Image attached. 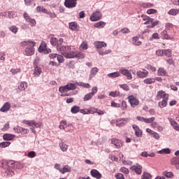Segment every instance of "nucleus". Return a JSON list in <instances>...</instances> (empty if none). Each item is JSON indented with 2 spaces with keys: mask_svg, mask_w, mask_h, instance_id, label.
Returning <instances> with one entry per match:
<instances>
[{
  "mask_svg": "<svg viewBox=\"0 0 179 179\" xmlns=\"http://www.w3.org/2000/svg\"><path fill=\"white\" fill-rule=\"evenodd\" d=\"M50 44L53 47H56L57 51L61 52L62 55L64 57L66 55V54L70 50H72L71 46L62 45V44H64V39L62 38H59V39H57L55 37H51Z\"/></svg>",
  "mask_w": 179,
  "mask_h": 179,
  "instance_id": "1",
  "label": "nucleus"
},
{
  "mask_svg": "<svg viewBox=\"0 0 179 179\" xmlns=\"http://www.w3.org/2000/svg\"><path fill=\"white\" fill-rule=\"evenodd\" d=\"M22 47H27L25 48V54L27 57H30L34 55V46L36 45V42L31 41H23L21 43Z\"/></svg>",
  "mask_w": 179,
  "mask_h": 179,
  "instance_id": "2",
  "label": "nucleus"
},
{
  "mask_svg": "<svg viewBox=\"0 0 179 179\" xmlns=\"http://www.w3.org/2000/svg\"><path fill=\"white\" fill-rule=\"evenodd\" d=\"M76 89V85L75 83H68L64 86H61L59 87V93H66L71 92V90H75Z\"/></svg>",
  "mask_w": 179,
  "mask_h": 179,
  "instance_id": "3",
  "label": "nucleus"
},
{
  "mask_svg": "<svg viewBox=\"0 0 179 179\" xmlns=\"http://www.w3.org/2000/svg\"><path fill=\"white\" fill-rule=\"evenodd\" d=\"M120 73L123 75V76H125L127 79V80H132L134 79V77L132 76V73H131V71L122 68L119 70Z\"/></svg>",
  "mask_w": 179,
  "mask_h": 179,
  "instance_id": "4",
  "label": "nucleus"
},
{
  "mask_svg": "<svg viewBox=\"0 0 179 179\" xmlns=\"http://www.w3.org/2000/svg\"><path fill=\"white\" fill-rule=\"evenodd\" d=\"M97 90H98L97 87H94L92 89L91 92H89L85 95L83 98V101H89V100H92V99L93 98V96H94V94L97 93Z\"/></svg>",
  "mask_w": 179,
  "mask_h": 179,
  "instance_id": "5",
  "label": "nucleus"
},
{
  "mask_svg": "<svg viewBox=\"0 0 179 179\" xmlns=\"http://www.w3.org/2000/svg\"><path fill=\"white\" fill-rule=\"evenodd\" d=\"M23 17L25 19L26 22H27V23H29V26H31V27H34V26H36V20L30 17V16L29 15V14L27 13L24 12Z\"/></svg>",
  "mask_w": 179,
  "mask_h": 179,
  "instance_id": "6",
  "label": "nucleus"
},
{
  "mask_svg": "<svg viewBox=\"0 0 179 179\" xmlns=\"http://www.w3.org/2000/svg\"><path fill=\"white\" fill-rule=\"evenodd\" d=\"M38 51L43 54H50L51 49L47 48V43H45V42H42L38 48Z\"/></svg>",
  "mask_w": 179,
  "mask_h": 179,
  "instance_id": "7",
  "label": "nucleus"
},
{
  "mask_svg": "<svg viewBox=\"0 0 179 179\" xmlns=\"http://www.w3.org/2000/svg\"><path fill=\"white\" fill-rule=\"evenodd\" d=\"M78 0H65L64 1V6L68 8V9H72V8H76V5H78Z\"/></svg>",
  "mask_w": 179,
  "mask_h": 179,
  "instance_id": "8",
  "label": "nucleus"
},
{
  "mask_svg": "<svg viewBox=\"0 0 179 179\" xmlns=\"http://www.w3.org/2000/svg\"><path fill=\"white\" fill-rule=\"evenodd\" d=\"M101 13L100 10H96L95 13H92L90 16V20L92 22H97V20H100L101 19Z\"/></svg>",
  "mask_w": 179,
  "mask_h": 179,
  "instance_id": "9",
  "label": "nucleus"
},
{
  "mask_svg": "<svg viewBox=\"0 0 179 179\" xmlns=\"http://www.w3.org/2000/svg\"><path fill=\"white\" fill-rule=\"evenodd\" d=\"M129 121H131V119L128 117L117 119L116 120V127H124V125L129 122Z\"/></svg>",
  "mask_w": 179,
  "mask_h": 179,
  "instance_id": "10",
  "label": "nucleus"
},
{
  "mask_svg": "<svg viewBox=\"0 0 179 179\" xmlns=\"http://www.w3.org/2000/svg\"><path fill=\"white\" fill-rule=\"evenodd\" d=\"M130 170H131L134 173H136V174H142V166H141L139 164H136L135 165L131 166Z\"/></svg>",
  "mask_w": 179,
  "mask_h": 179,
  "instance_id": "11",
  "label": "nucleus"
},
{
  "mask_svg": "<svg viewBox=\"0 0 179 179\" xmlns=\"http://www.w3.org/2000/svg\"><path fill=\"white\" fill-rule=\"evenodd\" d=\"M129 103L131 104V107H136V106L139 105V100L135 98L134 95H131L128 96Z\"/></svg>",
  "mask_w": 179,
  "mask_h": 179,
  "instance_id": "12",
  "label": "nucleus"
},
{
  "mask_svg": "<svg viewBox=\"0 0 179 179\" xmlns=\"http://www.w3.org/2000/svg\"><path fill=\"white\" fill-rule=\"evenodd\" d=\"M132 128L135 131V136H137V138H142V136H143V132L142 131V130H141L139 127L136 124H133Z\"/></svg>",
  "mask_w": 179,
  "mask_h": 179,
  "instance_id": "13",
  "label": "nucleus"
},
{
  "mask_svg": "<svg viewBox=\"0 0 179 179\" xmlns=\"http://www.w3.org/2000/svg\"><path fill=\"white\" fill-rule=\"evenodd\" d=\"M14 130H15L17 134H22V135H26V134H29V129H24L19 126L14 127Z\"/></svg>",
  "mask_w": 179,
  "mask_h": 179,
  "instance_id": "14",
  "label": "nucleus"
},
{
  "mask_svg": "<svg viewBox=\"0 0 179 179\" xmlns=\"http://www.w3.org/2000/svg\"><path fill=\"white\" fill-rule=\"evenodd\" d=\"M136 75L138 78H140L141 79H143L144 78L148 77V75H149V72L148 71H138L136 72Z\"/></svg>",
  "mask_w": 179,
  "mask_h": 179,
  "instance_id": "15",
  "label": "nucleus"
},
{
  "mask_svg": "<svg viewBox=\"0 0 179 179\" xmlns=\"http://www.w3.org/2000/svg\"><path fill=\"white\" fill-rule=\"evenodd\" d=\"M111 143L112 145H114L117 149H120L122 146V143L121 141L116 139V138H113L111 140Z\"/></svg>",
  "mask_w": 179,
  "mask_h": 179,
  "instance_id": "16",
  "label": "nucleus"
},
{
  "mask_svg": "<svg viewBox=\"0 0 179 179\" xmlns=\"http://www.w3.org/2000/svg\"><path fill=\"white\" fill-rule=\"evenodd\" d=\"M167 101H169V96L165 97L162 99V101L158 103V106L160 108H164V107L167 106Z\"/></svg>",
  "mask_w": 179,
  "mask_h": 179,
  "instance_id": "17",
  "label": "nucleus"
},
{
  "mask_svg": "<svg viewBox=\"0 0 179 179\" xmlns=\"http://www.w3.org/2000/svg\"><path fill=\"white\" fill-rule=\"evenodd\" d=\"M94 45L97 50L103 48V47H107V43L104 41H96L94 42Z\"/></svg>",
  "mask_w": 179,
  "mask_h": 179,
  "instance_id": "18",
  "label": "nucleus"
},
{
  "mask_svg": "<svg viewBox=\"0 0 179 179\" xmlns=\"http://www.w3.org/2000/svg\"><path fill=\"white\" fill-rule=\"evenodd\" d=\"M90 173L91 176H92V177H94V178H101V173H100V172H99V171H97L96 169L91 170Z\"/></svg>",
  "mask_w": 179,
  "mask_h": 179,
  "instance_id": "19",
  "label": "nucleus"
},
{
  "mask_svg": "<svg viewBox=\"0 0 179 179\" xmlns=\"http://www.w3.org/2000/svg\"><path fill=\"white\" fill-rule=\"evenodd\" d=\"M157 75L158 76H169L167 71L163 67H161L157 70Z\"/></svg>",
  "mask_w": 179,
  "mask_h": 179,
  "instance_id": "20",
  "label": "nucleus"
},
{
  "mask_svg": "<svg viewBox=\"0 0 179 179\" xmlns=\"http://www.w3.org/2000/svg\"><path fill=\"white\" fill-rule=\"evenodd\" d=\"M10 109V103L6 102L3 106L1 108L0 111L1 113H6V111H9Z\"/></svg>",
  "mask_w": 179,
  "mask_h": 179,
  "instance_id": "21",
  "label": "nucleus"
},
{
  "mask_svg": "<svg viewBox=\"0 0 179 179\" xmlns=\"http://www.w3.org/2000/svg\"><path fill=\"white\" fill-rule=\"evenodd\" d=\"M76 55V51L70 50L64 56L65 58L72 59L75 58Z\"/></svg>",
  "mask_w": 179,
  "mask_h": 179,
  "instance_id": "22",
  "label": "nucleus"
},
{
  "mask_svg": "<svg viewBox=\"0 0 179 179\" xmlns=\"http://www.w3.org/2000/svg\"><path fill=\"white\" fill-rule=\"evenodd\" d=\"M71 171H72V168H71V166H69V165L64 166L62 169V170H60V173L62 174H65V173H71Z\"/></svg>",
  "mask_w": 179,
  "mask_h": 179,
  "instance_id": "23",
  "label": "nucleus"
},
{
  "mask_svg": "<svg viewBox=\"0 0 179 179\" xmlns=\"http://www.w3.org/2000/svg\"><path fill=\"white\" fill-rule=\"evenodd\" d=\"M169 97V94H166V92L163 90L159 91L157 94V97L158 99H166V97Z\"/></svg>",
  "mask_w": 179,
  "mask_h": 179,
  "instance_id": "24",
  "label": "nucleus"
},
{
  "mask_svg": "<svg viewBox=\"0 0 179 179\" xmlns=\"http://www.w3.org/2000/svg\"><path fill=\"white\" fill-rule=\"evenodd\" d=\"M132 44L134 45H137V46L142 45V41H139V37L134 36L132 38Z\"/></svg>",
  "mask_w": 179,
  "mask_h": 179,
  "instance_id": "25",
  "label": "nucleus"
},
{
  "mask_svg": "<svg viewBox=\"0 0 179 179\" xmlns=\"http://www.w3.org/2000/svg\"><path fill=\"white\" fill-rule=\"evenodd\" d=\"M169 122H170L171 125L173 127V128L174 129H176V131L179 130V125L177 123V122L174 121L173 119H170Z\"/></svg>",
  "mask_w": 179,
  "mask_h": 179,
  "instance_id": "26",
  "label": "nucleus"
},
{
  "mask_svg": "<svg viewBox=\"0 0 179 179\" xmlns=\"http://www.w3.org/2000/svg\"><path fill=\"white\" fill-rule=\"evenodd\" d=\"M162 37L164 40H173V37L171 36H169V34H167V31L166 30H164L162 32Z\"/></svg>",
  "mask_w": 179,
  "mask_h": 179,
  "instance_id": "27",
  "label": "nucleus"
},
{
  "mask_svg": "<svg viewBox=\"0 0 179 179\" xmlns=\"http://www.w3.org/2000/svg\"><path fill=\"white\" fill-rule=\"evenodd\" d=\"M94 109L91 108H90L89 109H81L80 110V112L82 114L86 115V114H93L94 113Z\"/></svg>",
  "mask_w": 179,
  "mask_h": 179,
  "instance_id": "28",
  "label": "nucleus"
},
{
  "mask_svg": "<svg viewBox=\"0 0 179 179\" xmlns=\"http://www.w3.org/2000/svg\"><path fill=\"white\" fill-rule=\"evenodd\" d=\"M159 155H170L171 153V150L170 148H164L158 151Z\"/></svg>",
  "mask_w": 179,
  "mask_h": 179,
  "instance_id": "29",
  "label": "nucleus"
},
{
  "mask_svg": "<svg viewBox=\"0 0 179 179\" xmlns=\"http://www.w3.org/2000/svg\"><path fill=\"white\" fill-rule=\"evenodd\" d=\"M179 14V9L171 8L168 12V15H171L172 16H177Z\"/></svg>",
  "mask_w": 179,
  "mask_h": 179,
  "instance_id": "30",
  "label": "nucleus"
},
{
  "mask_svg": "<svg viewBox=\"0 0 179 179\" xmlns=\"http://www.w3.org/2000/svg\"><path fill=\"white\" fill-rule=\"evenodd\" d=\"M76 85H78V86H82L83 87H85V89H90V84L89 83H85L83 82H76Z\"/></svg>",
  "mask_w": 179,
  "mask_h": 179,
  "instance_id": "31",
  "label": "nucleus"
},
{
  "mask_svg": "<svg viewBox=\"0 0 179 179\" xmlns=\"http://www.w3.org/2000/svg\"><path fill=\"white\" fill-rule=\"evenodd\" d=\"M41 68L39 66H35L34 67V75H35V76H40V75H41Z\"/></svg>",
  "mask_w": 179,
  "mask_h": 179,
  "instance_id": "32",
  "label": "nucleus"
},
{
  "mask_svg": "<svg viewBox=\"0 0 179 179\" xmlns=\"http://www.w3.org/2000/svg\"><path fill=\"white\" fill-rule=\"evenodd\" d=\"M97 72H99V69L96 67L92 68L90 71V79L92 80V78L96 75Z\"/></svg>",
  "mask_w": 179,
  "mask_h": 179,
  "instance_id": "33",
  "label": "nucleus"
},
{
  "mask_svg": "<svg viewBox=\"0 0 179 179\" xmlns=\"http://www.w3.org/2000/svg\"><path fill=\"white\" fill-rule=\"evenodd\" d=\"M15 138V135L13 134H4L3 136V139L4 141H12V139H13Z\"/></svg>",
  "mask_w": 179,
  "mask_h": 179,
  "instance_id": "34",
  "label": "nucleus"
},
{
  "mask_svg": "<svg viewBox=\"0 0 179 179\" xmlns=\"http://www.w3.org/2000/svg\"><path fill=\"white\" fill-rule=\"evenodd\" d=\"M75 58H77L78 59H83V58H85V54L80 51H76Z\"/></svg>",
  "mask_w": 179,
  "mask_h": 179,
  "instance_id": "35",
  "label": "nucleus"
},
{
  "mask_svg": "<svg viewBox=\"0 0 179 179\" xmlns=\"http://www.w3.org/2000/svg\"><path fill=\"white\" fill-rule=\"evenodd\" d=\"M163 176L166 178H173V177H174V173L171 171L168 172L167 171H165L163 172Z\"/></svg>",
  "mask_w": 179,
  "mask_h": 179,
  "instance_id": "36",
  "label": "nucleus"
},
{
  "mask_svg": "<svg viewBox=\"0 0 179 179\" xmlns=\"http://www.w3.org/2000/svg\"><path fill=\"white\" fill-rule=\"evenodd\" d=\"M69 26L71 30L75 31L78 28V23L76 22H71L69 23Z\"/></svg>",
  "mask_w": 179,
  "mask_h": 179,
  "instance_id": "37",
  "label": "nucleus"
},
{
  "mask_svg": "<svg viewBox=\"0 0 179 179\" xmlns=\"http://www.w3.org/2000/svg\"><path fill=\"white\" fill-rule=\"evenodd\" d=\"M68 145L65 144L64 142L59 143V148L62 152H66L68 150Z\"/></svg>",
  "mask_w": 179,
  "mask_h": 179,
  "instance_id": "38",
  "label": "nucleus"
},
{
  "mask_svg": "<svg viewBox=\"0 0 179 179\" xmlns=\"http://www.w3.org/2000/svg\"><path fill=\"white\" fill-rule=\"evenodd\" d=\"M121 75L120 74V71H116L113 73H110L108 74V78H115L120 77Z\"/></svg>",
  "mask_w": 179,
  "mask_h": 179,
  "instance_id": "39",
  "label": "nucleus"
},
{
  "mask_svg": "<svg viewBox=\"0 0 179 179\" xmlns=\"http://www.w3.org/2000/svg\"><path fill=\"white\" fill-rule=\"evenodd\" d=\"M104 26H106V22L103 21H100L94 24V27H96L98 29H103Z\"/></svg>",
  "mask_w": 179,
  "mask_h": 179,
  "instance_id": "40",
  "label": "nucleus"
},
{
  "mask_svg": "<svg viewBox=\"0 0 179 179\" xmlns=\"http://www.w3.org/2000/svg\"><path fill=\"white\" fill-rule=\"evenodd\" d=\"M156 82V79L155 78H145L143 80V83H145V85H152V83H155Z\"/></svg>",
  "mask_w": 179,
  "mask_h": 179,
  "instance_id": "41",
  "label": "nucleus"
},
{
  "mask_svg": "<svg viewBox=\"0 0 179 179\" xmlns=\"http://www.w3.org/2000/svg\"><path fill=\"white\" fill-rule=\"evenodd\" d=\"M79 111H80V108H79V106H74L71 109V113H72V114H78Z\"/></svg>",
  "mask_w": 179,
  "mask_h": 179,
  "instance_id": "42",
  "label": "nucleus"
},
{
  "mask_svg": "<svg viewBox=\"0 0 179 179\" xmlns=\"http://www.w3.org/2000/svg\"><path fill=\"white\" fill-rule=\"evenodd\" d=\"M92 108H93L94 110H92L93 114L96 113L99 115H104V111L101 110H99L94 107H92Z\"/></svg>",
  "mask_w": 179,
  "mask_h": 179,
  "instance_id": "43",
  "label": "nucleus"
},
{
  "mask_svg": "<svg viewBox=\"0 0 179 179\" xmlns=\"http://www.w3.org/2000/svg\"><path fill=\"white\" fill-rule=\"evenodd\" d=\"M8 30H10V31L13 33L14 34H16V33H17V31L19 30V29L17 28V27L13 25L11 27H8Z\"/></svg>",
  "mask_w": 179,
  "mask_h": 179,
  "instance_id": "44",
  "label": "nucleus"
},
{
  "mask_svg": "<svg viewBox=\"0 0 179 179\" xmlns=\"http://www.w3.org/2000/svg\"><path fill=\"white\" fill-rule=\"evenodd\" d=\"M164 55H166V57H169V58H171L172 57V53H171V50L168 49V50H163Z\"/></svg>",
  "mask_w": 179,
  "mask_h": 179,
  "instance_id": "45",
  "label": "nucleus"
},
{
  "mask_svg": "<svg viewBox=\"0 0 179 179\" xmlns=\"http://www.w3.org/2000/svg\"><path fill=\"white\" fill-rule=\"evenodd\" d=\"M8 13L9 19H15L17 16V13L15 11H8Z\"/></svg>",
  "mask_w": 179,
  "mask_h": 179,
  "instance_id": "46",
  "label": "nucleus"
},
{
  "mask_svg": "<svg viewBox=\"0 0 179 179\" xmlns=\"http://www.w3.org/2000/svg\"><path fill=\"white\" fill-rule=\"evenodd\" d=\"M26 87H27V83L26 82L21 83L18 87L20 90H25Z\"/></svg>",
  "mask_w": 179,
  "mask_h": 179,
  "instance_id": "47",
  "label": "nucleus"
},
{
  "mask_svg": "<svg viewBox=\"0 0 179 179\" xmlns=\"http://www.w3.org/2000/svg\"><path fill=\"white\" fill-rule=\"evenodd\" d=\"M142 179H152V175L148 172H144L143 174Z\"/></svg>",
  "mask_w": 179,
  "mask_h": 179,
  "instance_id": "48",
  "label": "nucleus"
},
{
  "mask_svg": "<svg viewBox=\"0 0 179 179\" xmlns=\"http://www.w3.org/2000/svg\"><path fill=\"white\" fill-rule=\"evenodd\" d=\"M121 89H123V90H125V92H129V86L127 84H121L119 85Z\"/></svg>",
  "mask_w": 179,
  "mask_h": 179,
  "instance_id": "49",
  "label": "nucleus"
},
{
  "mask_svg": "<svg viewBox=\"0 0 179 179\" xmlns=\"http://www.w3.org/2000/svg\"><path fill=\"white\" fill-rule=\"evenodd\" d=\"M109 96H110L111 97H118V96H120V92L118 91L110 92L109 93Z\"/></svg>",
  "mask_w": 179,
  "mask_h": 179,
  "instance_id": "50",
  "label": "nucleus"
},
{
  "mask_svg": "<svg viewBox=\"0 0 179 179\" xmlns=\"http://www.w3.org/2000/svg\"><path fill=\"white\" fill-rule=\"evenodd\" d=\"M10 142L6 141V142H1L0 143V148H8V146H10Z\"/></svg>",
  "mask_w": 179,
  "mask_h": 179,
  "instance_id": "51",
  "label": "nucleus"
},
{
  "mask_svg": "<svg viewBox=\"0 0 179 179\" xmlns=\"http://www.w3.org/2000/svg\"><path fill=\"white\" fill-rule=\"evenodd\" d=\"M155 120H156V118L155 117H151L150 118H145V122L146 124H152V122H153V121H155Z\"/></svg>",
  "mask_w": 179,
  "mask_h": 179,
  "instance_id": "52",
  "label": "nucleus"
},
{
  "mask_svg": "<svg viewBox=\"0 0 179 179\" xmlns=\"http://www.w3.org/2000/svg\"><path fill=\"white\" fill-rule=\"evenodd\" d=\"M151 135L152 138H154V139H156L157 141H159L160 139V134H159L156 131H154Z\"/></svg>",
  "mask_w": 179,
  "mask_h": 179,
  "instance_id": "53",
  "label": "nucleus"
},
{
  "mask_svg": "<svg viewBox=\"0 0 179 179\" xmlns=\"http://www.w3.org/2000/svg\"><path fill=\"white\" fill-rule=\"evenodd\" d=\"M120 171H121V173H124V174H129V169L124 166L120 168Z\"/></svg>",
  "mask_w": 179,
  "mask_h": 179,
  "instance_id": "54",
  "label": "nucleus"
},
{
  "mask_svg": "<svg viewBox=\"0 0 179 179\" xmlns=\"http://www.w3.org/2000/svg\"><path fill=\"white\" fill-rule=\"evenodd\" d=\"M121 33H122V34H128L129 33H131V31L129 30V29L124 27L123 29H122L120 30Z\"/></svg>",
  "mask_w": 179,
  "mask_h": 179,
  "instance_id": "55",
  "label": "nucleus"
},
{
  "mask_svg": "<svg viewBox=\"0 0 179 179\" xmlns=\"http://www.w3.org/2000/svg\"><path fill=\"white\" fill-rule=\"evenodd\" d=\"M147 13L148 15H153L155 13H157V10L154 9V8H150L147 10Z\"/></svg>",
  "mask_w": 179,
  "mask_h": 179,
  "instance_id": "56",
  "label": "nucleus"
},
{
  "mask_svg": "<svg viewBox=\"0 0 179 179\" xmlns=\"http://www.w3.org/2000/svg\"><path fill=\"white\" fill-rule=\"evenodd\" d=\"M27 156H28V157H29L30 159H33V158L36 157V152H34V151H31V152H28Z\"/></svg>",
  "mask_w": 179,
  "mask_h": 179,
  "instance_id": "57",
  "label": "nucleus"
},
{
  "mask_svg": "<svg viewBox=\"0 0 179 179\" xmlns=\"http://www.w3.org/2000/svg\"><path fill=\"white\" fill-rule=\"evenodd\" d=\"M141 6L143 8H153V4L150 3H143Z\"/></svg>",
  "mask_w": 179,
  "mask_h": 179,
  "instance_id": "58",
  "label": "nucleus"
},
{
  "mask_svg": "<svg viewBox=\"0 0 179 179\" xmlns=\"http://www.w3.org/2000/svg\"><path fill=\"white\" fill-rule=\"evenodd\" d=\"M57 60L59 64H62L64 62V56L57 55Z\"/></svg>",
  "mask_w": 179,
  "mask_h": 179,
  "instance_id": "59",
  "label": "nucleus"
},
{
  "mask_svg": "<svg viewBox=\"0 0 179 179\" xmlns=\"http://www.w3.org/2000/svg\"><path fill=\"white\" fill-rule=\"evenodd\" d=\"M10 72L12 75H16V73H19V72H20V69H11Z\"/></svg>",
  "mask_w": 179,
  "mask_h": 179,
  "instance_id": "60",
  "label": "nucleus"
},
{
  "mask_svg": "<svg viewBox=\"0 0 179 179\" xmlns=\"http://www.w3.org/2000/svg\"><path fill=\"white\" fill-rule=\"evenodd\" d=\"M110 104L111 107H114L115 108H120V107H121V105L120 103H115V101H112Z\"/></svg>",
  "mask_w": 179,
  "mask_h": 179,
  "instance_id": "61",
  "label": "nucleus"
},
{
  "mask_svg": "<svg viewBox=\"0 0 179 179\" xmlns=\"http://www.w3.org/2000/svg\"><path fill=\"white\" fill-rule=\"evenodd\" d=\"M120 107L123 110H127V107H128V106L127 105V101H122Z\"/></svg>",
  "mask_w": 179,
  "mask_h": 179,
  "instance_id": "62",
  "label": "nucleus"
},
{
  "mask_svg": "<svg viewBox=\"0 0 179 179\" xmlns=\"http://www.w3.org/2000/svg\"><path fill=\"white\" fill-rule=\"evenodd\" d=\"M81 50H87V43L86 42H83V43L80 45Z\"/></svg>",
  "mask_w": 179,
  "mask_h": 179,
  "instance_id": "63",
  "label": "nucleus"
},
{
  "mask_svg": "<svg viewBox=\"0 0 179 179\" xmlns=\"http://www.w3.org/2000/svg\"><path fill=\"white\" fill-rule=\"evenodd\" d=\"M115 177L117 179H125V178L124 177V175L122 173H117L115 176Z\"/></svg>",
  "mask_w": 179,
  "mask_h": 179,
  "instance_id": "64",
  "label": "nucleus"
}]
</instances>
